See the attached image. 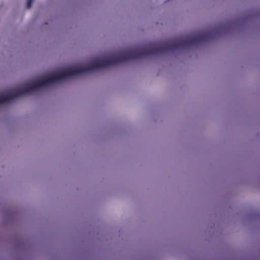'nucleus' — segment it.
I'll use <instances>...</instances> for the list:
<instances>
[{
	"label": "nucleus",
	"mask_w": 260,
	"mask_h": 260,
	"mask_svg": "<svg viewBox=\"0 0 260 260\" xmlns=\"http://www.w3.org/2000/svg\"><path fill=\"white\" fill-rule=\"evenodd\" d=\"M33 2H34V0H27V3H26L27 8L29 9L31 7Z\"/></svg>",
	"instance_id": "f257e3e1"
}]
</instances>
